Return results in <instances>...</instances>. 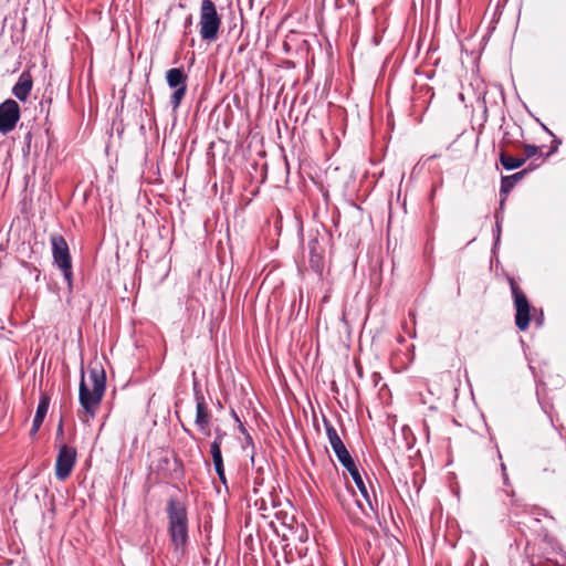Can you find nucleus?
<instances>
[{
    "instance_id": "9d476101",
    "label": "nucleus",
    "mask_w": 566,
    "mask_h": 566,
    "mask_svg": "<svg viewBox=\"0 0 566 566\" xmlns=\"http://www.w3.org/2000/svg\"><path fill=\"white\" fill-rule=\"evenodd\" d=\"M310 266L317 274H322L324 269V250L317 239L308 242Z\"/></svg>"
},
{
    "instance_id": "0eeeda50",
    "label": "nucleus",
    "mask_w": 566,
    "mask_h": 566,
    "mask_svg": "<svg viewBox=\"0 0 566 566\" xmlns=\"http://www.w3.org/2000/svg\"><path fill=\"white\" fill-rule=\"evenodd\" d=\"M21 116L19 104L8 98L0 104V133L7 135L12 132Z\"/></svg>"
},
{
    "instance_id": "423d86ee",
    "label": "nucleus",
    "mask_w": 566,
    "mask_h": 566,
    "mask_svg": "<svg viewBox=\"0 0 566 566\" xmlns=\"http://www.w3.org/2000/svg\"><path fill=\"white\" fill-rule=\"evenodd\" d=\"M509 283L516 311L515 324L518 327V329L526 331L531 322L530 302L513 277H509Z\"/></svg>"
},
{
    "instance_id": "9b49d317",
    "label": "nucleus",
    "mask_w": 566,
    "mask_h": 566,
    "mask_svg": "<svg viewBox=\"0 0 566 566\" xmlns=\"http://www.w3.org/2000/svg\"><path fill=\"white\" fill-rule=\"evenodd\" d=\"M50 401H51V399L45 392L41 394L40 399H39V405H38V408L35 411V416L33 418L32 427L30 430V436L34 437L39 432V430L46 417V413H48V410L50 407Z\"/></svg>"
},
{
    "instance_id": "c85d7f7f",
    "label": "nucleus",
    "mask_w": 566,
    "mask_h": 566,
    "mask_svg": "<svg viewBox=\"0 0 566 566\" xmlns=\"http://www.w3.org/2000/svg\"><path fill=\"white\" fill-rule=\"evenodd\" d=\"M505 470H506L505 465L502 464V471L504 472V480L506 481L507 478H506V474H505Z\"/></svg>"
},
{
    "instance_id": "5701e85b",
    "label": "nucleus",
    "mask_w": 566,
    "mask_h": 566,
    "mask_svg": "<svg viewBox=\"0 0 566 566\" xmlns=\"http://www.w3.org/2000/svg\"><path fill=\"white\" fill-rule=\"evenodd\" d=\"M31 142H32V133L31 132H28L25 135H24V150L27 149V151L29 153L30 151V147H31Z\"/></svg>"
},
{
    "instance_id": "aec40b11",
    "label": "nucleus",
    "mask_w": 566,
    "mask_h": 566,
    "mask_svg": "<svg viewBox=\"0 0 566 566\" xmlns=\"http://www.w3.org/2000/svg\"><path fill=\"white\" fill-rule=\"evenodd\" d=\"M538 151H539V147H537L535 145H531V144H525L524 145L525 156L523 158H525V161H526L528 158H532L535 155H537Z\"/></svg>"
},
{
    "instance_id": "39448f33",
    "label": "nucleus",
    "mask_w": 566,
    "mask_h": 566,
    "mask_svg": "<svg viewBox=\"0 0 566 566\" xmlns=\"http://www.w3.org/2000/svg\"><path fill=\"white\" fill-rule=\"evenodd\" d=\"M53 263L61 270L67 287L73 286L72 256L66 240L57 233L50 237Z\"/></svg>"
},
{
    "instance_id": "b1692460",
    "label": "nucleus",
    "mask_w": 566,
    "mask_h": 566,
    "mask_svg": "<svg viewBox=\"0 0 566 566\" xmlns=\"http://www.w3.org/2000/svg\"><path fill=\"white\" fill-rule=\"evenodd\" d=\"M553 143L554 145L552 146L551 151L547 154V156L554 154L557 150L558 145H560V140L557 138H555Z\"/></svg>"
},
{
    "instance_id": "f8f14e48",
    "label": "nucleus",
    "mask_w": 566,
    "mask_h": 566,
    "mask_svg": "<svg viewBox=\"0 0 566 566\" xmlns=\"http://www.w3.org/2000/svg\"><path fill=\"white\" fill-rule=\"evenodd\" d=\"M188 76L181 67H174L167 71L166 82L170 88L186 85Z\"/></svg>"
},
{
    "instance_id": "a878e982",
    "label": "nucleus",
    "mask_w": 566,
    "mask_h": 566,
    "mask_svg": "<svg viewBox=\"0 0 566 566\" xmlns=\"http://www.w3.org/2000/svg\"><path fill=\"white\" fill-rule=\"evenodd\" d=\"M247 442L253 444V440L250 434H247Z\"/></svg>"
},
{
    "instance_id": "cd10ccee",
    "label": "nucleus",
    "mask_w": 566,
    "mask_h": 566,
    "mask_svg": "<svg viewBox=\"0 0 566 566\" xmlns=\"http://www.w3.org/2000/svg\"><path fill=\"white\" fill-rule=\"evenodd\" d=\"M504 203H505V198H503L500 202V209L502 210L504 208Z\"/></svg>"
},
{
    "instance_id": "bb28decb",
    "label": "nucleus",
    "mask_w": 566,
    "mask_h": 566,
    "mask_svg": "<svg viewBox=\"0 0 566 566\" xmlns=\"http://www.w3.org/2000/svg\"><path fill=\"white\" fill-rule=\"evenodd\" d=\"M62 432H63V427H62V423H60L57 427V434H61Z\"/></svg>"
},
{
    "instance_id": "ddd939ff",
    "label": "nucleus",
    "mask_w": 566,
    "mask_h": 566,
    "mask_svg": "<svg viewBox=\"0 0 566 566\" xmlns=\"http://www.w3.org/2000/svg\"><path fill=\"white\" fill-rule=\"evenodd\" d=\"M526 174H527V170L524 169V170L515 172L511 176H503L501 178V187H500L501 195L510 193L511 190L515 187L516 182L520 181Z\"/></svg>"
},
{
    "instance_id": "1a4fd4ad",
    "label": "nucleus",
    "mask_w": 566,
    "mask_h": 566,
    "mask_svg": "<svg viewBox=\"0 0 566 566\" xmlns=\"http://www.w3.org/2000/svg\"><path fill=\"white\" fill-rule=\"evenodd\" d=\"M33 80L29 72L20 74L17 83L12 87V94L21 102H25L31 93Z\"/></svg>"
},
{
    "instance_id": "f257e3e1",
    "label": "nucleus",
    "mask_w": 566,
    "mask_h": 566,
    "mask_svg": "<svg viewBox=\"0 0 566 566\" xmlns=\"http://www.w3.org/2000/svg\"><path fill=\"white\" fill-rule=\"evenodd\" d=\"M167 531L171 546L184 555L189 543V518L186 505L178 497H170L166 505Z\"/></svg>"
},
{
    "instance_id": "393cba45",
    "label": "nucleus",
    "mask_w": 566,
    "mask_h": 566,
    "mask_svg": "<svg viewBox=\"0 0 566 566\" xmlns=\"http://www.w3.org/2000/svg\"><path fill=\"white\" fill-rule=\"evenodd\" d=\"M185 24H186V27L191 24V15H189V17L186 19Z\"/></svg>"
},
{
    "instance_id": "20e7f679",
    "label": "nucleus",
    "mask_w": 566,
    "mask_h": 566,
    "mask_svg": "<svg viewBox=\"0 0 566 566\" xmlns=\"http://www.w3.org/2000/svg\"><path fill=\"white\" fill-rule=\"evenodd\" d=\"M221 15L212 0H201L199 10V34L202 41L214 42L220 33Z\"/></svg>"
},
{
    "instance_id": "a211bd4d",
    "label": "nucleus",
    "mask_w": 566,
    "mask_h": 566,
    "mask_svg": "<svg viewBox=\"0 0 566 566\" xmlns=\"http://www.w3.org/2000/svg\"><path fill=\"white\" fill-rule=\"evenodd\" d=\"M502 222H503V216L500 213V212H496L495 213V229H494V248H496V245L499 244L500 242V238H501V231H502Z\"/></svg>"
},
{
    "instance_id": "6e6552de",
    "label": "nucleus",
    "mask_w": 566,
    "mask_h": 566,
    "mask_svg": "<svg viewBox=\"0 0 566 566\" xmlns=\"http://www.w3.org/2000/svg\"><path fill=\"white\" fill-rule=\"evenodd\" d=\"M76 462V450L67 444H62L55 462V476L60 481L66 480Z\"/></svg>"
},
{
    "instance_id": "6ab92c4d",
    "label": "nucleus",
    "mask_w": 566,
    "mask_h": 566,
    "mask_svg": "<svg viewBox=\"0 0 566 566\" xmlns=\"http://www.w3.org/2000/svg\"><path fill=\"white\" fill-rule=\"evenodd\" d=\"M193 397H195V401H196V406H199V405H207L206 403V400H205V397H203V394L198 385L197 381L193 382Z\"/></svg>"
},
{
    "instance_id": "7ed1b4c3",
    "label": "nucleus",
    "mask_w": 566,
    "mask_h": 566,
    "mask_svg": "<svg viewBox=\"0 0 566 566\" xmlns=\"http://www.w3.org/2000/svg\"><path fill=\"white\" fill-rule=\"evenodd\" d=\"M88 379L92 384V389L88 388L84 371H82L78 400L85 413L94 418L106 389V375L103 367L98 365L91 367L88 369Z\"/></svg>"
},
{
    "instance_id": "f3484780",
    "label": "nucleus",
    "mask_w": 566,
    "mask_h": 566,
    "mask_svg": "<svg viewBox=\"0 0 566 566\" xmlns=\"http://www.w3.org/2000/svg\"><path fill=\"white\" fill-rule=\"evenodd\" d=\"M210 420H211V413L208 409V406L207 405H199V406H196V419H195V423L196 424H201V423H210Z\"/></svg>"
},
{
    "instance_id": "f03ea898",
    "label": "nucleus",
    "mask_w": 566,
    "mask_h": 566,
    "mask_svg": "<svg viewBox=\"0 0 566 566\" xmlns=\"http://www.w3.org/2000/svg\"><path fill=\"white\" fill-rule=\"evenodd\" d=\"M324 427L326 430V436L328 439V442L335 452V455L339 463L348 471L350 474L354 483L356 484L357 489L359 490L361 496L367 502L368 506L374 510L371 497L369 495V492L367 490V486L360 475V472L352 458L350 453L348 452L347 448L345 447L344 442L342 441L339 434L337 433V430L333 427V424L324 418Z\"/></svg>"
},
{
    "instance_id": "412c9836",
    "label": "nucleus",
    "mask_w": 566,
    "mask_h": 566,
    "mask_svg": "<svg viewBox=\"0 0 566 566\" xmlns=\"http://www.w3.org/2000/svg\"><path fill=\"white\" fill-rule=\"evenodd\" d=\"M214 471H216L220 482L222 484L227 485V478H226V472H224V465L223 464L214 465Z\"/></svg>"
},
{
    "instance_id": "4468645a",
    "label": "nucleus",
    "mask_w": 566,
    "mask_h": 566,
    "mask_svg": "<svg viewBox=\"0 0 566 566\" xmlns=\"http://www.w3.org/2000/svg\"><path fill=\"white\" fill-rule=\"evenodd\" d=\"M224 433L218 431L214 440L210 444V453L212 457L213 465L223 464L221 444Z\"/></svg>"
},
{
    "instance_id": "dca6fc26",
    "label": "nucleus",
    "mask_w": 566,
    "mask_h": 566,
    "mask_svg": "<svg viewBox=\"0 0 566 566\" xmlns=\"http://www.w3.org/2000/svg\"><path fill=\"white\" fill-rule=\"evenodd\" d=\"M172 88H174V93L170 96L169 103H170L172 109L176 111L180 107L181 102H182L184 97L186 96L187 84L177 86V87H172Z\"/></svg>"
},
{
    "instance_id": "2eb2a0df",
    "label": "nucleus",
    "mask_w": 566,
    "mask_h": 566,
    "mask_svg": "<svg viewBox=\"0 0 566 566\" xmlns=\"http://www.w3.org/2000/svg\"><path fill=\"white\" fill-rule=\"evenodd\" d=\"M500 163L506 170H514L525 164V158H514L506 153L502 151L500 155Z\"/></svg>"
},
{
    "instance_id": "c756f323",
    "label": "nucleus",
    "mask_w": 566,
    "mask_h": 566,
    "mask_svg": "<svg viewBox=\"0 0 566 566\" xmlns=\"http://www.w3.org/2000/svg\"><path fill=\"white\" fill-rule=\"evenodd\" d=\"M543 127H544V129H545L547 133H549V134L552 135V132L548 129V127H546V126H544V125H543Z\"/></svg>"
},
{
    "instance_id": "4be33fe9",
    "label": "nucleus",
    "mask_w": 566,
    "mask_h": 566,
    "mask_svg": "<svg viewBox=\"0 0 566 566\" xmlns=\"http://www.w3.org/2000/svg\"><path fill=\"white\" fill-rule=\"evenodd\" d=\"M196 426L201 433H203L207 437L210 436V433H211L210 423L207 422L206 424L201 423V424H196Z\"/></svg>"
}]
</instances>
